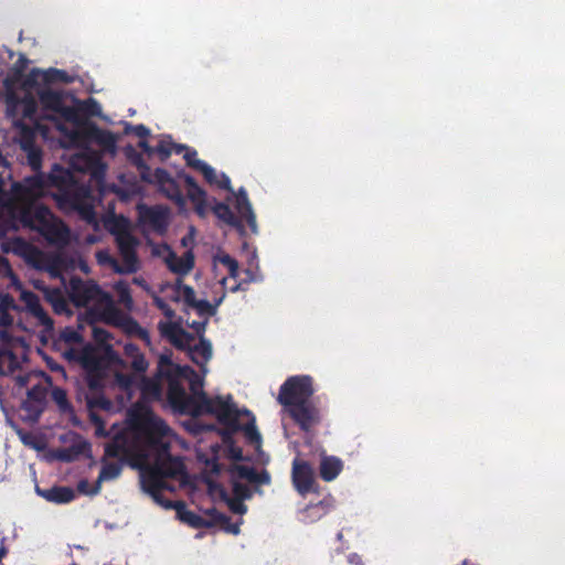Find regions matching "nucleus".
<instances>
[{"mask_svg": "<svg viewBox=\"0 0 565 565\" xmlns=\"http://www.w3.org/2000/svg\"><path fill=\"white\" fill-rule=\"evenodd\" d=\"M184 158L186 162L194 168V162L200 161L196 159V152L195 151H186L184 154Z\"/></svg>", "mask_w": 565, "mask_h": 565, "instance_id": "44", "label": "nucleus"}, {"mask_svg": "<svg viewBox=\"0 0 565 565\" xmlns=\"http://www.w3.org/2000/svg\"><path fill=\"white\" fill-rule=\"evenodd\" d=\"M213 211H214L215 215H216L220 220H222V221H224V222H226V223H231V222H232V220H233V215H232V212H231V210L228 209V206H227V205L222 204V203L216 204V205L213 207Z\"/></svg>", "mask_w": 565, "mask_h": 565, "instance_id": "34", "label": "nucleus"}, {"mask_svg": "<svg viewBox=\"0 0 565 565\" xmlns=\"http://www.w3.org/2000/svg\"><path fill=\"white\" fill-rule=\"evenodd\" d=\"M173 252L166 244L151 245V254L162 258L166 262Z\"/></svg>", "mask_w": 565, "mask_h": 565, "instance_id": "35", "label": "nucleus"}, {"mask_svg": "<svg viewBox=\"0 0 565 565\" xmlns=\"http://www.w3.org/2000/svg\"><path fill=\"white\" fill-rule=\"evenodd\" d=\"M0 162L4 164V163H6V160H4L3 158H1V157H0Z\"/></svg>", "mask_w": 565, "mask_h": 565, "instance_id": "57", "label": "nucleus"}, {"mask_svg": "<svg viewBox=\"0 0 565 565\" xmlns=\"http://www.w3.org/2000/svg\"><path fill=\"white\" fill-rule=\"evenodd\" d=\"M39 79L45 82H68V76L58 70H50L47 72H43L40 70H35L31 73L30 78L24 83L25 90L28 92V96L17 105V107L23 113L25 117H31L35 114V102L33 96H31V87L33 82H38Z\"/></svg>", "mask_w": 565, "mask_h": 565, "instance_id": "11", "label": "nucleus"}, {"mask_svg": "<svg viewBox=\"0 0 565 565\" xmlns=\"http://www.w3.org/2000/svg\"><path fill=\"white\" fill-rule=\"evenodd\" d=\"M161 292L163 298L167 300L185 302L190 309L201 317L202 320L200 321H186L188 326L198 333H202L205 330L209 317L215 315L217 306H220L224 298L223 294L214 305L206 300H196L194 290L191 287L183 285L181 281L162 285Z\"/></svg>", "mask_w": 565, "mask_h": 565, "instance_id": "7", "label": "nucleus"}, {"mask_svg": "<svg viewBox=\"0 0 565 565\" xmlns=\"http://www.w3.org/2000/svg\"><path fill=\"white\" fill-rule=\"evenodd\" d=\"M72 166L76 170L90 171L95 177H97L100 168L98 156L86 151L76 153L72 160Z\"/></svg>", "mask_w": 565, "mask_h": 565, "instance_id": "19", "label": "nucleus"}, {"mask_svg": "<svg viewBox=\"0 0 565 565\" xmlns=\"http://www.w3.org/2000/svg\"><path fill=\"white\" fill-rule=\"evenodd\" d=\"M63 339L66 342H81L82 341L81 335L78 334V332H76L74 330H65L63 332Z\"/></svg>", "mask_w": 565, "mask_h": 565, "instance_id": "41", "label": "nucleus"}, {"mask_svg": "<svg viewBox=\"0 0 565 565\" xmlns=\"http://www.w3.org/2000/svg\"><path fill=\"white\" fill-rule=\"evenodd\" d=\"M77 488H78L79 492H82L84 494L93 495V494H97L99 492L100 483H98V480H97L94 486H90L87 480H82L78 482Z\"/></svg>", "mask_w": 565, "mask_h": 565, "instance_id": "36", "label": "nucleus"}, {"mask_svg": "<svg viewBox=\"0 0 565 565\" xmlns=\"http://www.w3.org/2000/svg\"><path fill=\"white\" fill-rule=\"evenodd\" d=\"M231 476L233 479V491L238 499L248 497V488L238 482L241 480H247L249 482H256L257 475L253 469L244 465H234L231 469Z\"/></svg>", "mask_w": 565, "mask_h": 565, "instance_id": "14", "label": "nucleus"}, {"mask_svg": "<svg viewBox=\"0 0 565 565\" xmlns=\"http://www.w3.org/2000/svg\"><path fill=\"white\" fill-rule=\"evenodd\" d=\"M7 269V262L0 256V271Z\"/></svg>", "mask_w": 565, "mask_h": 565, "instance_id": "50", "label": "nucleus"}, {"mask_svg": "<svg viewBox=\"0 0 565 565\" xmlns=\"http://www.w3.org/2000/svg\"><path fill=\"white\" fill-rule=\"evenodd\" d=\"M173 508L177 511L178 518L182 522L188 523L193 527H201V526L210 525V523L206 522L205 520H203L201 516H199L195 513H193L192 511L185 509L184 504L181 502H177L173 505Z\"/></svg>", "mask_w": 565, "mask_h": 565, "instance_id": "23", "label": "nucleus"}, {"mask_svg": "<svg viewBox=\"0 0 565 565\" xmlns=\"http://www.w3.org/2000/svg\"><path fill=\"white\" fill-rule=\"evenodd\" d=\"M289 407L290 415L301 425L302 428L307 429L318 420V412L313 406L307 402H302Z\"/></svg>", "mask_w": 565, "mask_h": 565, "instance_id": "16", "label": "nucleus"}, {"mask_svg": "<svg viewBox=\"0 0 565 565\" xmlns=\"http://www.w3.org/2000/svg\"><path fill=\"white\" fill-rule=\"evenodd\" d=\"M142 147L147 149V151L151 152V150L147 147V145L142 143Z\"/></svg>", "mask_w": 565, "mask_h": 565, "instance_id": "56", "label": "nucleus"}, {"mask_svg": "<svg viewBox=\"0 0 565 565\" xmlns=\"http://www.w3.org/2000/svg\"><path fill=\"white\" fill-rule=\"evenodd\" d=\"M82 213L87 221H89V222L93 221V213H92L90 206L83 207Z\"/></svg>", "mask_w": 565, "mask_h": 565, "instance_id": "48", "label": "nucleus"}, {"mask_svg": "<svg viewBox=\"0 0 565 565\" xmlns=\"http://www.w3.org/2000/svg\"><path fill=\"white\" fill-rule=\"evenodd\" d=\"M154 302L156 305L163 311V313L168 317V318H172L173 317V311L168 307V305L166 303L164 299L160 298V297H154Z\"/></svg>", "mask_w": 565, "mask_h": 565, "instance_id": "39", "label": "nucleus"}, {"mask_svg": "<svg viewBox=\"0 0 565 565\" xmlns=\"http://www.w3.org/2000/svg\"><path fill=\"white\" fill-rule=\"evenodd\" d=\"M13 99H14V96H13V95H10V96H9V100H10V103H13Z\"/></svg>", "mask_w": 565, "mask_h": 565, "instance_id": "55", "label": "nucleus"}, {"mask_svg": "<svg viewBox=\"0 0 565 565\" xmlns=\"http://www.w3.org/2000/svg\"><path fill=\"white\" fill-rule=\"evenodd\" d=\"M313 390L309 376L290 377L281 386L278 399L286 406H292L307 399L312 395Z\"/></svg>", "mask_w": 565, "mask_h": 565, "instance_id": "10", "label": "nucleus"}, {"mask_svg": "<svg viewBox=\"0 0 565 565\" xmlns=\"http://www.w3.org/2000/svg\"><path fill=\"white\" fill-rule=\"evenodd\" d=\"M26 351L25 341L13 334V329L0 330V373L11 371Z\"/></svg>", "mask_w": 565, "mask_h": 565, "instance_id": "9", "label": "nucleus"}, {"mask_svg": "<svg viewBox=\"0 0 565 565\" xmlns=\"http://www.w3.org/2000/svg\"><path fill=\"white\" fill-rule=\"evenodd\" d=\"M23 150L28 154L29 162L33 170H38L40 167V152L33 147L28 140L22 143Z\"/></svg>", "mask_w": 565, "mask_h": 565, "instance_id": "30", "label": "nucleus"}, {"mask_svg": "<svg viewBox=\"0 0 565 565\" xmlns=\"http://www.w3.org/2000/svg\"><path fill=\"white\" fill-rule=\"evenodd\" d=\"M38 492L46 500L55 503H66L74 499L73 490L66 487H56L44 491L38 490Z\"/></svg>", "mask_w": 565, "mask_h": 565, "instance_id": "22", "label": "nucleus"}, {"mask_svg": "<svg viewBox=\"0 0 565 565\" xmlns=\"http://www.w3.org/2000/svg\"><path fill=\"white\" fill-rule=\"evenodd\" d=\"M227 452H228L230 458H232L234 460H243L244 459L242 449L238 447L231 445L228 447Z\"/></svg>", "mask_w": 565, "mask_h": 565, "instance_id": "42", "label": "nucleus"}, {"mask_svg": "<svg viewBox=\"0 0 565 565\" xmlns=\"http://www.w3.org/2000/svg\"><path fill=\"white\" fill-rule=\"evenodd\" d=\"M178 439L172 430L143 403L129 411L128 427L116 436L105 448L106 457L127 459L140 469L142 487L159 500V492L166 488V479L183 481V463L168 454V448Z\"/></svg>", "mask_w": 565, "mask_h": 565, "instance_id": "1", "label": "nucleus"}, {"mask_svg": "<svg viewBox=\"0 0 565 565\" xmlns=\"http://www.w3.org/2000/svg\"><path fill=\"white\" fill-rule=\"evenodd\" d=\"M236 209L241 216L247 221L249 226L256 228V218L245 191L241 190L236 195Z\"/></svg>", "mask_w": 565, "mask_h": 565, "instance_id": "21", "label": "nucleus"}, {"mask_svg": "<svg viewBox=\"0 0 565 565\" xmlns=\"http://www.w3.org/2000/svg\"><path fill=\"white\" fill-rule=\"evenodd\" d=\"M156 151L159 153H162L164 156H169L171 153L172 149L170 147H168L167 145L161 143L160 146H158Z\"/></svg>", "mask_w": 565, "mask_h": 565, "instance_id": "45", "label": "nucleus"}, {"mask_svg": "<svg viewBox=\"0 0 565 565\" xmlns=\"http://www.w3.org/2000/svg\"><path fill=\"white\" fill-rule=\"evenodd\" d=\"M143 217L156 230L162 231L168 224L169 212L164 207H154L147 211Z\"/></svg>", "mask_w": 565, "mask_h": 565, "instance_id": "24", "label": "nucleus"}, {"mask_svg": "<svg viewBox=\"0 0 565 565\" xmlns=\"http://www.w3.org/2000/svg\"><path fill=\"white\" fill-rule=\"evenodd\" d=\"M93 138L107 151L114 153L116 146V138L110 132L98 131Z\"/></svg>", "mask_w": 565, "mask_h": 565, "instance_id": "29", "label": "nucleus"}, {"mask_svg": "<svg viewBox=\"0 0 565 565\" xmlns=\"http://www.w3.org/2000/svg\"><path fill=\"white\" fill-rule=\"evenodd\" d=\"M115 290L117 291V295L119 297V301L125 305L127 308H130L131 307V303H132V300H131V297L129 295V290H128V287L125 282L122 281H119L117 284H115Z\"/></svg>", "mask_w": 565, "mask_h": 565, "instance_id": "31", "label": "nucleus"}, {"mask_svg": "<svg viewBox=\"0 0 565 565\" xmlns=\"http://www.w3.org/2000/svg\"><path fill=\"white\" fill-rule=\"evenodd\" d=\"M132 364L134 367L139 372L146 371L148 366V363L142 358H136Z\"/></svg>", "mask_w": 565, "mask_h": 565, "instance_id": "43", "label": "nucleus"}, {"mask_svg": "<svg viewBox=\"0 0 565 565\" xmlns=\"http://www.w3.org/2000/svg\"><path fill=\"white\" fill-rule=\"evenodd\" d=\"M118 384L130 393V388L132 383H137L140 387L142 398L146 401L156 399L160 397L161 387L157 380L145 379V377H135L134 380L126 377L124 375L116 376Z\"/></svg>", "mask_w": 565, "mask_h": 565, "instance_id": "13", "label": "nucleus"}, {"mask_svg": "<svg viewBox=\"0 0 565 565\" xmlns=\"http://www.w3.org/2000/svg\"><path fill=\"white\" fill-rule=\"evenodd\" d=\"M18 382L21 386H23L25 384L24 380L22 377H19L18 379Z\"/></svg>", "mask_w": 565, "mask_h": 565, "instance_id": "53", "label": "nucleus"}, {"mask_svg": "<svg viewBox=\"0 0 565 565\" xmlns=\"http://www.w3.org/2000/svg\"><path fill=\"white\" fill-rule=\"evenodd\" d=\"M169 269L180 276L186 275L194 266V256L191 249H188L183 255L178 256L171 254L166 262Z\"/></svg>", "mask_w": 565, "mask_h": 565, "instance_id": "18", "label": "nucleus"}, {"mask_svg": "<svg viewBox=\"0 0 565 565\" xmlns=\"http://www.w3.org/2000/svg\"><path fill=\"white\" fill-rule=\"evenodd\" d=\"M120 470H121V467L117 461H106L105 460L103 462V468L98 476V483L117 478L120 473Z\"/></svg>", "mask_w": 565, "mask_h": 565, "instance_id": "27", "label": "nucleus"}, {"mask_svg": "<svg viewBox=\"0 0 565 565\" xmlns=\"http://www.w3.org/2000/svg\"><path fill=\"white\" fill-rule=\"evenodd\" d=\"M17 289L21 290L20 297L25 303L28 310L39 320V322L45 328H52V321L45 313V311L39 305V299L32 292L22 290L20 285H17Z\"/></svg>", "mask_w": 565, "mask_h": 565, "instance_id": "17", "label": "nucleus"}, {"mask_svg": "<svg viewBox=\"0 0 565 565\" xmlns=\"http://www.w3.org/2000/svg\"><path fill=\"white\" fill-rule=\"evenodd\" d=\"M188 183L191 185L189 190V195L193 203L195 204V210L200 216H205L206 214V204H205V193L196 186L191 178L186 179Z\"/></svg>", "mask_w": 565, "mask_h": 565, "instance_id": "26", "label": "nucleus"}, {"mask_svg": "<svg viewBox=\"0 0 565 565\" xmlns=\"http://www.w3.org/2000/svg\"><path fill=\"white\" fill-rule=\"evenodd\" d=\"M12 245L11 250L19 254H24L29 249V245L21 239H15L10 243Z\"/></svg>", "mask_w": 565, "mask_h": 565, "instance_id": "38", "label": "nucleus"}, {"mask_svg": "<svg viewBox=\"0 0 565 565\" xmlns=\"http://www.w3.org/2000/svg\"><path fill=\"white\" fill-rule=\"evenodd\" d=\"M342 470V461L333 456H322L320 462V473L323 480L331 481Z\"/></svg>", "mask_w": 565, "mask_h": 565, "instance_id": "20", "label": "nucleus"}, {"mask_svg": "<svg viewBox=\"0 0 565 565\" xmlns=\"http://www.w3.org/2000/svg\"><path fill=\"white\" fill-rule=\"evenodd\" d=\"M82 269H83V271L87 273V266L86 265H82Z\"/></svg>", "mask_w": 565, "mask_h": 565, "instance_id": "54", "label": "nucleus"}, {"mask_svg": "<svg viewBox=\"0 0 565 565\" xmlns=\"http://www.w3.org/2000/svg\"><path fill=\"white\" fill-rule=\"evenodd\" d=\"M43 118L50 121L49 126L36 125L42 135L46 137L47 132L55 129L64 139L63 146L77 145L81 141L82 127L78 125L76 114L71 109L66 102L57 94L51 90L38 92Z\"/></svg>", "mask_w": 565, "mask_h": 565, "instance_id": "4", "label": "nucleus"}, {"mask_svg": "<svg viewBox=\"0 0 565 565\" xmlns=\"http://www.w3.org/2000/svg\"><path fill=\"white\" fill-rule=\"evenodd\" d=\"M107 227L115 236L121 258L122 265H118L107 252H98L97 259L100 264H109L117 273H134L138 268V260L135 248L137 241L131 234V224L122 216H116L108 221Z\"/></svg>", "mask_w": 565, "mask_h": 565, "instance_id": "5", "label": "nucleus"}, {"mask_svg": "<svg viewBox=\"0 0 565 565\" xmlns=\"http://www.w3.org/2000/svg\"><path fill=\"white\" fill-rule=\"evenodd\" d=\"M159 329L175 347L186 349L191 360L202 369L203 375L206 374L205 365L213 354L212 344L206 339L201 338L193 344L194 339L173 321L160 322Z\"/></svg>", "mask_w": 565, "mask_h": 565, "instance_id": "8", "label": "nucleus"}, {"mask_svg": "<svg viewBox=\"0 0 565 565\" xmlns=\"http://www.w3.org/2000/svg\"><path fill=\"white\" fill-rule=\"evenodd\" d=\"M160 190L170 199H173L178 202H181L182 201V198H181V194H180V191L175 184V182L172 180V181H168L167 184L160 186Z\"/></svg>", "mask_w": 565, "mask_h": 565, "instance_id": "32", "label": "nucleus"}, {"mask_svg": "<svg viewBox=\"0 0 565 565\" xmlns=\"http://www.w3.org/2000/svg\"><path fill=\"white\" fill-rule=\"evenodd\" d=\"M58 457H60L61 459H63V460H70V459H71L68 456H66V455H64V454H63V455H60Z\"/></svg>", "mask_w": 565, "mask_h": 565, "instance_id": "52", "label": "nucleus"}, {"mask_svg": "<svg viewBox=\"0 0 565 565\" xmlns=\"http://www.w3.org/2000/svg\"><path fill=\"white\" fill-rule=\"evenodd\" d=\"M153 181L160 188V186L167 184L168 181H172V179L170 178V175L164 170L158 169L153 173Z\"/></svg>", "mask_w": 565, "mask_h": 565, "instance_id": "37", "label": "nucleus"}, {"mask_svg": "<svg viewBox=\"0 0 565 565\" xmlns=\"http://www.w3.org/2000/svg\"><path fill=\"white\" fill-rule=\"evenodd\" d=\"M228 531H231V532H232V533H234V534H237L239 530H238V526H237V525H234V526H232Z\"/></svg>", "mask_w": 565, "mask_h": 565, "instance_id": "51", "label": "nucleus"}, {"mask_svg": "<svg viewBox=\"0 0 565 565\" xmlns=\"http://www.w3.org/2000/svg\"><path fill=\"white\" fill-rule=\"evenodd\" d=\"M194 237H193V231L190 232V234L186 237L182 238V245L184 247H189L193 244Z\"/></svg>", "mask_w": 565, "mask_h": 565, "instance_id": "46", "label": "nucleus"}, {"mask_svg": "<svg viewBox=\"0 0 565 565\" xmlns=\"http://www.w3.org/2000/svg\"><path fill=\"white\" fill-rule=\"evenodd\" d=\"M137 131L140 136L147 135L148 130L143 126L137 127Z\"/></svg>", "mask_w": 565, "mask_h": 565, "instance_id": "49", "label": "nucleus"}, {"mask_svg": "<svg viewBox=\"0 0 565 565\" xmlns=\"http://www.w3.org/2000/svg\"><path fill=\"white\" fill-rule=\"evenodd\" d=\"M205 484L211 498L215 501H227V494L223 487L212 476L205 478Z\"/></svg>", "mask_w": 565, "mask_h": 565, "instance_id": "28", "label": "nucleus"}, {"mask_svg": "<svg viewBox=\"0 0 565 565\" xmlns=\"http://www.w3.org/2000/svg\"><path fill=\"white\" fill-rule=\"evenodd\" d=\"M213 267L216 277H218V284L224 289L232 291L238 289V284H236L238 265L235 259L225 253H217L213 258Z\"/></svg>", "mask_w": 565, "mask_h": 565, "instance_id": "12", "label": "nucleus"}, {"mask_svg": "<svg viewBox=\"0 0 565 565\" xmlns=\"http://www.w3.org/2000/svg\"><path fill=\"white\" fill-rule=\"evenodd\" d=\"M194 169L199 170L204 175L206 181L210 183H215L224 186H227L230 184V179L226 178L225 175H222V180H218L216 171L204 161L194 162Z\"/></svg>", "mask_w": 565, "mask_h": 565, "instance_id": "25", "label": "nucleus"}, {"mask_svg": "<svg viewBox=\"0 0 565 565\" xmlns=\"http://www.w3.org/2000/svg\"><path fill=\"white\" fill-rule=\"evenodd\" d=\"M73 299L77 306L86 307L93 319L114 326H126L127 318L114 306L111 298L97 286L84 284L73 290Z\"/></svg>", "mask_w": 565, "mask_h": 565, "instance_id": "6", "label": "nucleus"}, {"mask_svg": "<svg viewBox=\"0 0 565 565\" xmlns=\"http://www.w3.org/2000/svg\"><path fill=\"white\" fill-rule=\"evenodd\" d=\"M46 297H47L49 301L52 302L55 311L61 312L62 310H64L66 303H65L64 299L62 298L60 291H57V290L49 291V292H46Z\"/></svg>", "mask_w": 565, "mask_h": 565, "instance_id": "33", "label": "nucleus"}, {"mask_svg": "<svg viewBox=\"0 0 565 565\" xmlns=\"http://www.w3.org/2000/svg\"><path fill=\"white\" fill-rule=\"evenodd\" d=\"M43 191L41 178H29L22 185L15 188L14 202L6 210L14 222L40 232L50 242L66 243L68 231L65 225L56 220L46 207L33 202L43 194Z\"/></svg>", "mask_w": 565, "mask_h": 565, "instance_id": "3", "label": "nucleus"}, {"mask_svg": "<svg viewBox=\"0 0 565 565\" xmlns=\"http://www.w3.org/2000/svg\"><path fill=\"white\" fill-rule=\"evenodd\" d=\"M54 396H55V399L57 401V403L63 407L64 402H65L64 393L62 391H55Z\"/></svg>", "mask_w": 565, "mask_h": 565, "instance_id": "47", "label": "nucleus"}, {"mask_svg": "<svg viewBox=\"0 0 565 565\" xmlns=\"http://www.w3.org/2000/svg\"><path fill=\"white\" fill-rule=\"evenodd\" d=\"M292 480L300 493L311 490L313 484V470L302 460H295L292 467Z\"/></svg>", "mask_w": 565, "mask_h": 565, "instance_id": "15", "label": "nucleus"}, {"mask_svg": "<svg viewBox=\"0 0 565 565\" xmlns=\"http://www.w3.org/2000/svg\"><path fill=\"white\" fill-rule=\"evenodd\" d=\"M226 502L234 512L241 514L246 512V507L239 500H230L227 498Z\"/></svg>", "mask_w": 565, "mask_h": 565, "instance_id": "40", "label": "nucleus"}, {"mask_svg": "<svg viewBox=\"0 0 565 565\" xmlns=\"http://www.w3.org/2000/svg\"><path fill=\"white\" fill-rule=\"evenodd\" d=\"M158 372L169 381L168 398L175 411L193 415L212 414L221 422L244 430L246 437L259 447L260 434L254 416L246 409H236L230 398L207 397L201 390L203 377L190 366L175 364L170 356L162 354L159 358Z\"/></svg>", "mask_w": 565, "mask_h": 565, "instance_id": "2", "label": "nucleus"}]
</instances>
